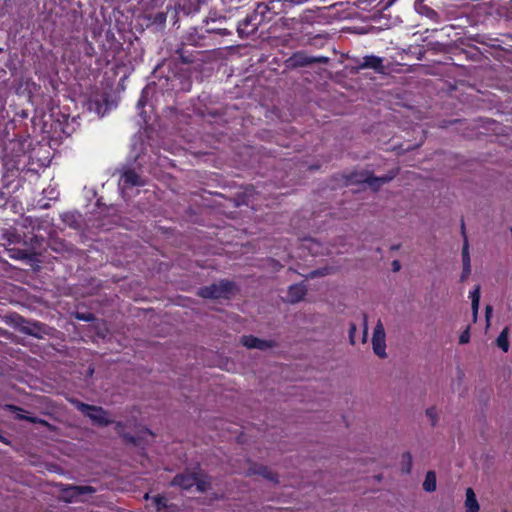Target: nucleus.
<instances>
[{
    "instance_id": "f8f14e48",
    "label": "nucleus",
    "mask_w": 512,
    "mask_h": 512,
    "mask_svg": "<svg viewBox=\"0 0 512 512\" xmlns=\"http://www.w3.org/2000/svg\"><path fill=\"white\" fill-rule=\"evenodd\" d=\"M462 261H463V272L461 275V280H464L468 277L471 272V263H470V255L468 250V242L465 239L463 250H462Z\"/></svg>"
},
{
    "instance_id": "6ab92c4d",
    "label": "nucleus",
    "mask_w": 512,
    "mask_h": 512,
    "mask_svg": "<svg viewBox=\"0 0 512 512\" xmlns=\"http://www.w3.org/2000/svg\"><path fill=\"white\" fill-rule=\"evenodd\" d=\"M79 217L80 215L77 213H65L62 215L63 221L69 226H75Z\"/></svg>"
},
{
    "instance_id": "f257e3e1",
    "label": "nucleus",
    "mask_w": 512,
    "mask_h": 512,
    "mask_svg": "<svg viewBox=\"0 0 512 512\" xmlns=\"http://www.w3.org/2000/svg\"><path fill=\"white\" fill-rule=\"evenodd\" d=\"M267 10V6L265 4H258L257 8L251 14L247 15L242 21L238 23L237 31L238 33L243 35H250L254 33L258 26L264 19V13Z\"/></svg>"
},
{
    "instance_id": "0eeeda50",
    "label": "nucleus",
    "mask_w": 512,
    "mask_h": 512,
    "mask_svg": "<svg viewBox=\"0 0 512 512\" xmlns=\"http://www.w3.org/2000/svg\"><path fill=\"white\" fill-rule=\"evenodd\" d=\"M110 109L111 105L103 95L95 96L88 101V110L94 112L99 117H103Z\"/></svg>"
},
{
    "instance_id": "423d86ee",
    "label": "nucleus",
    "mask_w": 512,
    "mask_h": 512,
    "mask_svg": "<svg viewBox=\"0 0 512 512\" xmlns=\"http://www.w3.org/2000/svg\"><path fill=\"white\" fill-rule=\"evenodd\" d=\"M144 184V180L134 170L130 169L126 170L119 180V188L123 193V197H126L128 189L143 186Z\"/></svg>"
},
{
    "instance_id": "6e6552de",
    "label": "nucleus",
    "mask_w": 512,
    "mask_h": 512,
    "mask_svg": "<svg viewBox=\"0 0 512 512\" xmlns=\"http://www.w3.org/2000/svg\"><path fill=\"white\" fill-rule=\"evenodd\" d=\"M359 69H373L376 72H382L383 67V59L374 55L364 56L362 59L357 61Z\"/></svg>"
},
{
    "instance_id": "aec40b11",
    "label": "nucleus",
    "mask_w": 512,
    "mask_h": 512,
    "mask_svg": "<svg viewBox=\"0 0 512 512\" xmlns=\"http://www.w3.org/2000/svg\"><path fill=\"white\" fill-rule=\"evenodd\" d=\"M469 297L471 299V306H479L480 302V287L476 286L473 290L470 291Z\"/></svg>"
},
{
    "instance_id": "2f4dec72",
    "label": "nucleus",
    "mask_w": 512,
    "mask_h": 512,
    "mask_svg": "<svg viewBox=\"0 0 512 512\" xmlns=\"http://www.w3.org/2000/svg\"><path fill=\"white\" fill-rule=\"evenodd\" d=\"M392 267H393V270H394V271H398V270H400V267H401V266H400L399 261H397V260L393 261V263H392Z\"/></svg>"
},
{
    "instance_id": "412c9836",
    "label": "nucleus",
    "mask_w": 512,
    "mask_h": 512,
    "mask_svg": "<svg viewBox=\"0 0 512 512\" xmlns=\"http://www.w3.org/2000/svg\"><path fill=\"white\" fill-rule=\"evenodd\" d=\"M420 13L433 20H436L438 17L437 12L427 6L421 7Z\"/></svg>"
},
{
    "instance_id": "7ed1b4c3",
    "label": "nucleus",
    "mask_w": 512,
    "mask_h": 512,
    "mask_svg": "<svg viewBox=\"0 0 512 512\" xmlns=\"http://www.w3.org/2000/svg\"><path fill=\"white\" fill-rule=\"evenodd\" d=\"M74 404L79 411L97 425L106 426L111 422L108 413L101 407L91 406L80 401H74Z\"/></svg>"
},
{
    "instance_id": "a878e982",
    "label": "nucleus",
    "mask_w": 512,
    "mask_h": 512,
    "mask_svg": "<svg viewBox=\"0 0 512 512\" xmlns=\"http://www.w3.org/2000/svg\"><path fill=\"white\" fill-rule=\"evenodd\" d=\"M492 312H493L492 306L487 305L486 309H485V317H486L487 326H489V324H490V318L492 316Z\"/></svg>"
},
{
    "instance_id": "7c9ffc66",
    "label": "nucleus",
    "mask_w": 512,
    "mask_h": 512,
    "mask_svg": "<svg viewBox=\"0 0 512 512\" xmlns=\"http://www.w3.org/2000/svg\"><path fill=\"white\" fill-rule=\"evenodd\" d=\"M472 307V314H473V321L476 322L477 321V317H478V310H479V306H471Z\"/></svg>"
},
{
    "instance_id": "2eb2a0df",
    "label": "nucleus",
    "mask_w": 512,
    "mask_h": 512,
    "mask_svg": "<svg viewBox=\"0 0 512 512\" xmlns=\"http://www.w3.org/2000/svg\"><path fill=\"white\" fill-rule=\"evenodd\" d=\"M392 178L393 176L368 177L365 179V182L371 189L376 190L382 183H386L390 181Z\"/></svg>"
},
{
    "instance_id": "9b49d317",
    "label": "nucleus",
    "mask_w": 512,
    "mask_h": 512,
    "mask_svg": "<svg viewBox=\"0 0 512 512\" xmlns=\"http://www.w3.org/2000/svg\"><path fill=\"white\" fill-rule=\"evenodd\" d=\"M8 254L10 258L23 260L27 264L33 265L34 262L37 261V258L35 255H32L26 251L22 250H16V249H10L8 250Z\"/></svg>"
},
{
    "instance_id": "1a4fd4ad",
    "label": "nucleus",
    "mask_w": 512,
    "mask_h": 512,
    "mask_svg": "<svg viewBox=\"0 0 512 512\" xmlns=\"http://www.w3.org/2000/svg\"><path fill=\"white\" fill-rule=\"evenodd\" d=\"M306 294V288L303 284H294L289 287L287 300L291 303L300 301Z\"/></svg>"
},
{
    "instance_id": "20e7f679",
    "label": "nucleus",
    "mask_w": 512,
    "mask_h": 512,
    "mask_svg": "<svg viewBox=\"0 0 512 512\" xmlns=\"http://www.w3.org/2000/svg\"><path fill=\"white\" fill-rule=\"evenodd\" d=\"M234 285L229 281H221L210 286L202 287L199 295L203 298H228Z\"/></svg>"
},
{
    "instance_id": "f3484780",
    "label": "nucleus",
    "mask_w": 512,
    "mask_h": 512,
    "mask_svg": "<svg viewBox=\"0 0 512 512\" xmlns=\"http://www.w3.org/2000/svg\"><path fill=\"white\" fill-rule=\"evenodd\" d=\"M145 499L146 500L150 499L148 494L145 495ZM151 501L157 511H160L166 507V498L163 496H160V495L153 496V497H151Z\"/></svg>"
},
{
    "instance_id": "72a5a7b5",
    "label": "nucleus",
    "mask_w": 512,
    "mask_h": 512,
    "mask_svg": "<svg viewBox=\"0 0 512 512\" xmlns=\"http://www.w3.org/2000/svg\"><path fill=\"white\" fill-rule=\"evenodd\" d=\"M18 418H20V419H27V420H29V421H31V422H34V421H35V419H34V418L27 417V416H25V415H23V414H18Z\"/></svg>"
},
{
    "instance_id": "a211bd4d",
    "label": "nucleus",
    "mask_w": 512,
    "mask_h": 512,
    "mask_svg": "<svg viewBox=\"0 0 512 512\" xmlns=\"http://www.w3.org/2000/svg\"><path fill=\"white\" fill-rule=\"evenodd\" d=\"M73 495H84V494H91L94 493V488L88 485L84 486H73L71 488Z\"/></svg>"
},
{
    "instance_id": "4468645a",
    "label": "nucleus",
    "mask_w": 512,
    "mask_h": 512,
    "mask_svg": "<svg viewBox=\"0 0 512 512\" xmlns=\"http://www.w3.org/2000/svg\"><path fill=\"white\" fill-rule=\"evenodd\" d=\"M509 328L505 327L500 334L498 335L496 339L497 346L504 352H507L509 350Z\"/></svg>"
},
{
    "instance_id": "ddd939ff",
    "label": "nucleus",
    "mask_w": 512,
    "mask_h": 512,
    "mask_svg": "<svg viewBox=\"0 0 512 512\" xmlns=\"http://www.w3.org/2000/svg\"><path fill=\"white\" fill-rule=\"evenodd\" d=\"M465 508H466V512H478L479 511V504H478L476 495L472 488H468L466 490Z\"/></svg>"
},
{
    "instance_id": "cd10ccee",
    "label": "nucleus",
    "mask_w": 512,
    "mask_h": 512,
    "mask_svg": "<svg viewBox=\"0 0 512 512\" xmlns=\"http://www.w3.org/2000/svg\"><path fill=\"white\" fill-rule=\"evenodd\" d=\"M368 334V325H367V317L364 316V331H363V341H366Z\"/></svg>"
},
{
    "instance_id": "bb28decb",
    "label": "nucleus",
    "mask_w": 512,
    "mask_h": 512,
    "mask_svg": "<svg viewBox=\"0 0 512 512\" xmlns=\"http://www.w3.org/2000/svg\"><path fill=\"white\" fill-rule=\"evenodd\" d=\"M166 21V15L164 13H157L155 16V22L164 23Z\"/></svg>"
},
{
    "instance_id": "9d476101",
    "label": "nucleus",
    "mask_w": 512,
    "mask_h": 512,
    "mask_svg": "<svg viewBox=\"0 0 512 512\" xmlns=\"http://www.w3.org/2000/svg\"><path fill=\"white\" fill-rule=\"evenodd\" d=\"M242 343L249 349L256 348L260 350H265L268 347H270V344L267 341L261 340L254 336H243Z\"/></svg>"
},
{
    "instance_id": "c85d7f7f",
    "label": "nucleus",
    "mask_w": 512,
    "mask_h": 512,
    "mask_svg": "<svg viewBox=\"0 0 512 512\" xmlns=\"http://www.w3.org/2000/svg\"><path fill=\"white\" fill-rule=\"evenodd\" d=\"M396 0H383L382 9H387L395 3Z\"/></svg>"
},
{
    "instance_id": "f704fd0d",
    "label": "nucleus",
    "mask_w": 512,
    "mask_h": 512,
    "mask_svg": "<svg viewBox=\"0 0 512 512\" xmlns=\"http://www.w3.org/2000/svg\"><path fill=\"white\" fill-rule=\"evenodd\" d=\"M91 315L89 314L88 316H78V319H81V320H85V321H89L91 320Z\"/></svg>"
},
{
    "instance_id": "f03ea898",
    "label": "nucleus",
    "mask_w": 512,
    "mask_h": 512,
    "mask_svg": "<svg viewBox=\"0 0 512 512\" xmlns=\"http://www.w3.org/2000/svg\"><path fill=\"white\" fill-rule=\"evenodd\" d=\"M173 485L179 486L184 490H189L192 487L196 486L198 491H205L208 489L210 482L208 479H202L197 473H184L177 475L173 482Z\"/></svg>"
},
{
    "instance_id": "dca6fc26",
    "label": "nucleus",
    "mask_w": 512,
    "mask_h": 512,
    "mask_svg": "<svg viewBox=\"0 0 512 512\" xmlns=\"http://www.w3.org/2000/svg\"><path fill=\"white\" fill-rule=\"evenodd\" d=\"M423 488L427 492L435 491V489H436V476H435L434 472L429 471L426 474V477H425V480H424V483H423Z\"/></svg>"
},
{
    "instance_id": "c9c22d12",
    "label": "nucleus",
    "mask_w": 512,
    "mask_h": 512,
    "mask_svg": "<svg viewBox=\"0 0 512 512\" xmlns=\"http://www.w3.org/2000/svg\"><path fill=\"white\" fill-rule=\"evenodd\" d=\"M404 457H405V458H407L409 461L411 460V456H410V454H408V453H407V454H405V455H404Z\"/></svg>"
},
{
    "instance_id": "4be33fe9",
    "label": "nucleus",
    "mask_w": 512,
    "mask_h": 512,
    "mask_svg": "<svg viewBox=\"0 0 512 512\" xmlns=\"http://www.w3.org/2000/svg\"><path fill=\"white\" fill-rule=\"evenodd\" d=\"M149 93V87H145L143 90H142V93H141V97L140 99L138 100L137 102V109H142L146 103V98H147V95Z\"/></svg>"
},
{
    "instance_id": "39448f33",
    "label": "nucleus",
    "mask_w": 512,
    "mask_h": 512,
    "mask_svg": "<svg viewBox=\"0 0 512 512\" xmlns=\"http://www.w3.org/2000/svg\"><path fill=\"white\" fill-rule=\"evenodd\" d=\"M372 346L374 353L384 358L386 357V334L381 320H378L372 335Z\"/></svg>"
},
{
    "instance_id": "473e14b6",
    "label": "nucleus",
    "mask_w": 512,
    "mask_h": 512,
    "mask_svg": "<svg viewBox=\"0 0 512 512\" xmlns=\"http://www.w3.org/2000/svg\"><path fill=\"white\" fill-rule=\"evenodd\" d=\"M136 145H137V143L134 142V144H133V152H135V160H138L140 158V154L138 152H136Z\"/></svg>"
},
{
    "instance_id": "c756f323",
    "label": "nucleus",
    "mask_w": 512,
    "mask_h": 512,
    "mask_svg": "<svg viewBox=\"0 0 512 512\" xmlns=\"http://www.w3.org/2000/svg\"><path fill=\"white\" fill-rule=\"evenodd\" d=\"M487 11V6L486 4H483V5H480L478 6L476 9H475V13L477 15H480L482 12H486Z\"/></svg>"
},
{
    "instance_id": "b1692460",
    "label": "nucleus",
    "mask_w": 512,
    "mask_h": 512,
    "mask_svg": "<svg viewBox=\"0 0 512 512\" xmlns=\"http://www.w3.org/2000/svg\"><path fill=\"white\" fill-rule=\"evenodd\" d=\"M426 415L430 418L432 425L436 424L437 419V411L434 407L428 408L426 410Z\"/></svg>"
},
{
    "instance_id": "5701e85b",
    "label": "nucleus",
    "mask_w": 512,
    "mask_h": 512,
    "mask_svg": "<svg viewBox=\"0 0 512 512\" xmlns=\"http://www.w3.org/2000/svg\"><path fill=\"white\" fill-rule=\"evenodd\" d=\"M470 341V327H467L459 337L460 344H467Z\"/></svg>"
},
{
    "instance_id": "393cba45",
    "label": "nucleus",
    "mask_w": 512,
    "mask_h": 512,
    "mask_svg": "<svg viewBox=\"0 0 512 512\" xmlns=\"http://www.w3.org/2000/svg\"><path fill=\"white\" fill-rule=\"evenodd\" d=\"M355 332H356V325L351 324L350 328H349V339H350L351 344L355 343Z\"/></svg>"
}]
</instances>
